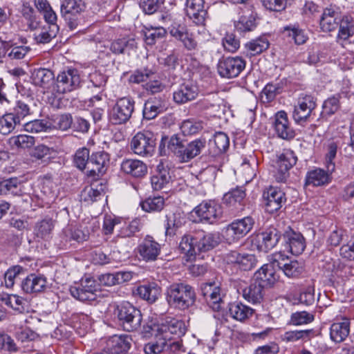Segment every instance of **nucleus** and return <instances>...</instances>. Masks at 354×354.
<instances>
[{"mask_svg": "<svg viewBox=\"0 0 354 354\" xmlns=\"http://www.w3.org/2000/svg\"><path fill=\"white\" fill-rule=\"evenodd\" d=\"M137 43L133 38L124 37L113 41L110 50L115 54H129L136 48Z\"/></svg>", "mask_w": 354, "mask_h": 354, "instance_id": "42", "label": "nucleus"}, {"mask_svg": "<svg viewBox=\"0 0 354 354\" xmlns=\"http://www.w3.org/2000/svg\"><path fill=\"white\" fill-rule=\"evenodd\" d=\"M196 295L192 286L185 283H174L167 290L168 304L180 310H185L194 304Z\"/></svg>", "mask_w": 354, "mask_h": 354, "instance_id": "2", "label": "nucleus"}, {"mask_svg": "<svg viewBox=\"0 0 354 354\" xmlns=\"http://www.w3.org/2000/svg\"><path fill=\"white\" fill-rule=\"evenodd\" d=\"M153 333H158L160 336L166 337L167 335L171 337V335H176L180 337L185 333L184 323L174 318H169L163 321L161 324H155L151 327Z\"/></svg>", "mask_w": 354, "mask_h": 354, "instance_id": "18", "label": "nucleus"}, {"mask_svg": "<svg viewBox=\"0 0 354 354\" xmlns=\"http://www.w3.org/2000/svg\"><path fill=\"white\" fill-rule=\"evenodd\" d=\"M254 223L255 221L251 216L236 219L226 227L223 236L227 243H235L246 236Z\"/></svg>", "mask_w": 354, "mask_h": 354, "instance_id": "5", "label": "nucleus"}, {"mask_svg": "<svg viewBox=\"0 0 354 354\" xmlns=\"http://www.w3.org/2000/svg\"><path fill=\"white\" fill-rule=\"evenodd\" d=\"M117 316L126 331L137 330L141 326V312L129 302H123L118 306Z\"/></svg>", "mask_w": 354, "mask_h": 354, "instance_id": "4", "label": "nucleus"}, {"mask_svg": "<svg viewBox=\"0 0 354 354\" xmlns=\"http://www.w3.org/2000/svg\"><path fill=\"white\" fill-rule=\"evenodd\" d=\"M221 206L215 201H204L198 205L190 213L194 223L212 224L222 216Z\"/></svg>", "mask_w": 354, "mask_h": 354, "instance_id": "3", "label": "nucleus"}, {"mask_svg": "<svg viewBox=\"0 0 354 354\" xmlns=\"http://www.w3.org/2000/svg\"><path fill=\"white\" fill-rule=\"evenodd\" d=\"M156 147V138L151 131L137 133L131 139V149L140 156H151Z\"/></svg>", "mask_w": 354, "mask_h": 354, "instance_id": "8", "label": "nucleus"}, {"mask_svg": "<svg viewBox=\"0 0 354 354\" xmlns=\"http://www.w3.org/2000/svg\"><path fill=\"white\" fill-rule=\"evenodd\" d=\"M274 129L277 136L282 139L290 140L295 137V131L284 111H278L275 114Z\"/></svg>", "mask_w": 354, "mask_h": 354, "instance_id": "27", "label": "nucleus"}, {"mask_svg": "<svg viewBox=\"0 0 354 354\" xmlns=\"http://www.w3.org/2000/svg\"><path fill=\"white\" fill-rule=\"evenodd\" d=\"M245 196V189L243 187H236L225 194L223 200L230 207L239 209L244 205Z\"/></svg>", "mask_w": 354, "mask_h": 354, "instance_id": "37", "label": "nucleus"}, {"mask_svg": "<svg viewBox=\"0 0 354 354\" xmlns=\"http://www.w3.org/2000/svg\"><path fill=\"white\" fill-rule=\"evenodd\" d=\"M30 50L29 46L7 42L6 55L10 59H23Z\"/></svg>", "mask_w": 354, "mask_h": 354, "instance_id": "53", "label": "nucleus"}, {"mask_svg": "<svg viewBox=\"0 0 354 354\" xmlns=\"http://www.w3.org/2000/svg\"><path fill=\"white\" fill-rule=\"evenodd\" d=\"M268 47L269 41L267 38L263 37L253 39L245 44V48L251 56L261 53Z\"/></svg>", "mask_w": 354, "mask_h": 354, "instance_id": "50", "label": "nucleus"}, {"mask_svg": "<svg viewBox=\"0 0 354 354\" xmlns=\"http://www.w3.org/2000/svg\"><path fill=\"white\" fill-rule=\"evenodd\" d=\"M317 106L316 99L311 95L301 93L294 105L292 117L297 124L307 122Z\"/></svg>", "mask_w": 354, "mask_h": 354, "instance_id": "7", "label": "nucleus"}, {"mask_svg": "<svg viewBox=\"0 0 354 354\" xmlns=\"http://www.w3.org/2000/svg\"><path fill=\"white\" fill-rule=\"evenodd\" d=\"M121 171L133 178H142L147 174V167L138 159H124L120 165Z\"/></svg>", "mask_w": 354, "mask_h": 354, "instance_id": "29", "label": "nucleus"}, {"mask_svg": "<svg viewBox=\"0 0 354 354\" xmlns=\"http://www.w3.org/2000/svg\"><path fill=\"white\" fill-rule=\"evenodd\" d=\"M104 196L102 186L94 187L93 185L84 188L82 192V198L87 203H93L101 199Z\"/></svg>", "mask_w": 354, "mask_h": 354, "instance_id": "56", "label": "nucleus"}, {"mask_svg": "<svg viewBox=\"0 0 354 354\" xmlns=\"http://www.w3.org/2000/svg\"><path fill=\"white\" fill-rule=\"evenodd\" d=\"M322 108L323 116L334 114L339 108V95H334L325 100Z\"/></svg>", "mask_w": 354, "mask_h": 354, "instance_id": "61", "label": "nucleus"}, {"mask_svg": "<svg viewBox=\"0 0 354 354\" xmlns=\"http://www.w3.org/2000/svg\"><path fill=\"white\" fill-rule=\"evenodd\" d=\"M163 110L164 107L160 100L156 98L149 99L145 103L142 111L143 117L147 120H152Z\"/></svg>", "mask_w": 354, "mask_h": 354, "instance_id": "45", "label": "nucleus"}, {"mask_svg": "<svg viewBox=\"0 0 354 354\" xmlns=\"http://www.w3.org/2000/svg\"><path fill=\"white\" fill-rule=\"evenodd\" d=\"M199 89L196 83L186 81L180 84L173 93V99L177 104H185L194 100L198 95Z\"/></svg>", "mask_w": 354, "mask_h": 354, "instance_id": "19", "label": "nucleus"}, {"mask_svg": "<svg viewBox=\"0 0 354 354\" xmlns=\"http://www.w3.org/2000/svg\"><path fill=\"white\" fill-rule=\"evenodd\" d=\"M281 270L288 277H297L303 272V267L300 263L295 260H289Z\"/></svg>", "mask_w": 354, "mask_h": 354, "instance_id": "60", "label": "nucleus"}, {"mask_svg": "<svg viewBox=\"0 0 354 354\" xmlns=\"http://www.w3.org/2000/svg\"><path fill=\"white\" fill-rule=\"evenodd\" d=\"M350 319L346 317H337L330 327V338L335 343L344 342L350 333Z\"/></svg>", "mask_w": 354, "mask_h": 354, "instance_id": "23", "label": "nucleus"}, {"mask_svg": "<svg viewBox=\"0 0 354 354\" xmlns=\"http://www.w3.org/2000/svg\"><path fill=\"white\" fill-rule=\"evenodd\" d=\"M59 27L57 24L47 25L37 33H35V39L39 43H48L58 32Z\"/></svg>", "mask_w": 354, "mask_h": 354, "instance_id": "51", "label": "nucleus"}, {"mask_svg": "<svg viewBox=\"0 0 354 354\" xmlns=\"http://www.w3.org/2000/svg\"><path fill=\"white\" fill-rule=\"evenodd\" d=\"M333 171H325L323 169L316 168L307 172L306 176V185L313 187L328 185L330 180V174Z\"/></svg>", "mask_w": 354, "mask_h": 354, "instance_id": "32", "label": "nucleus"}, {"mask_svg": "<svg viewBox=\"0 0 354 354\" xmlns=\"http://www.w3.org/2000/svg\"><path fill=\"white\" fill-rule=\"evenodd\" d=\"M171 176L169 169L162 162H160L157 167L156 173L151 178V183L153 189L161 190L169 183Z\"/></svg>", "mask_w": 354, "mask_h": 354, "instance_id": "33", "label": "nucleus"}, {"mask_svg": "<svg viewBox=\"0 0 354 354\" xmlns=\"http://www.w3.org/2000/svg\"><path fill=\"white\" fill-rule=\"evenodd\" d=\"M156 337L154 342L148 343L145 346L144 351L146 354H161L164 351L169 349H177L178 344L172 340V337L169 335L166 337L160 336L158 333H153Z\"/></svg>", "mask_w": 354, "mask_h": 354, "instance_id": "20", "label": "nucleus"}, {"mask_svg": "<svg viewBox=\"0 0 354 354\" xmlns=\"http://www.w3.org/2000/svg\"><path fill=\"white\" fill-rule=\"evenodd\" d=\"M109 163V155L105 151L93 153L87 165L86 174L93 178L102 176Z\"/></svg>", "mask_w": 354, "mask_h": 354, "instance_id": "16", "label": "nucleus"}, {"mask_svg": "<svg viewBox=\"0 0 354 354\" xmlns=\"http://www.w3.org/2000/svg\"><path fill=\"white\" fill-rule=\"evenodd\" d=\"M254 279L259 282L261 286L268 288L272 286L277 280L274 268L269 264H264L257 270L254 275Z\"/></svg>", "mask_w": 354, "mask_h": 354, "instance_id": "34", "label": "nucleus"}, {"mask_svg": "<svg viewBox=\"0 0 354 354\" xmlns=\"http://www.w3.org/2000/svg\"><path fill=\"white\" fill-rule=\"evenodd\" d=\"M354 35V24L351 17L344 16L339 23L337 39L346 41Z\"/></svg>", "mask_w": 354, "mask_h": 354, "instance_id": "47", "label": "nucleus"}, {"mask_svg": "<svg viewBox=\"0 0 354 354\" xmlns=\"http://www.w3.org/2000/svg\"><path fill=\"white\" fill-rule=\"evenodd\" d=\"M31 77L34 84L48 90L53 84L55 77L50 70L37 68L32 71Z\"/></svg>", "mask_w": 354, "mask_h": 354, "instance_id": "38", "label": "nucleus"}, {"mask_svg": "<svg viewBox=\"0 0 354 354\" xmlns=\"http://www.w3.org/2000/svg\"><path fill=\"white\" fill-rule=\"evenodd\" d=\"M165 28L158 26L146 28L144 32L145 41L147 45L152 46L157 41L162 39L166 35Z\"/></svg>", "mask_w": 354, "mask_h": 354, "instance_id": "48", "label": "nucleus"}, {"mask_svg": "<svg viewBox=\"0 0 354 354\" xmlns=\"http://www.w3.org/2000/svg\"><path fill=\"white\" fill-rule=\"evenodd\" d=\"M283 32L288 37H291L297 45L306 43L308 36L305 31L296 25H289L283 28Z\"/></svg>", "mask_w": 354, "mask_h": 354, "instance_id": "46", "label": "nucleus"}, {"mask_svg": "<svg viewBox=\"0 0 354 354\" xmlns=\"http://www.w3.org/2000/svg\"><path fill=\"white\" fill-rule=\"evenodd\" d=\"M46 286V278L34 274L28 275L21 283V288L26 293L40 292Z\"/></svg>", "mask_w": 354, "mask_h": 354, "instance_id": "36", "label": "nucleus"}, {"mask_svg": "<svg viewBox=\"0 0 354 354\" xmlns=\"http://www.w3.org/2000/svg\"><path fill=\"white\" fill-rule=\"evenodd\" d=\"M201 292L209 306L215 311L221 308L223 293L221 288L214 283H205L201 286Z\"/></svg>", "mask_w": 354, "mask_h": 354, "instance_id": "24", "label": "nucleus"}, {"mask_svg": "<svg viewBox=\"0 0 354 354\" xmlns=\"http://www.w3.org/2000/svg\"><path fill=\"white\" fill-rule=\"evenodd\" d=\"M89 160V150L87 148L82 147L77 150L74 156V163L79 169H84L86 172Z\"/></svg>", "mask_w": 354, "mask_h": 354, "instance_id": "58", "label": "nucleus"}, {"mask_svg": "<svg viewBox=\"0 0 354 354\" xmlns=\"http://www.w3.org/2000/svg\"><path fill=\"white\" fill-rule=\"evenodd\" d=\"M297 157L291 150H284L278 157L275 179L279 183L285 182L289 176V169L296 164Z\"/></svg>", "mask_w": 354, "mask_h": 354, "instance_id": "17", "label": "nucleus"}, {"mask_svg": "<svg viewBox=\"0 0 354 354\" xmlns=\"http://www.w3.org/2000/svg\"><path fill=\"white\" fill-rule=\"evenodd\" d=\"M204 3V0H187L186 1V13L196 24L204 25L207 15Z\"/></svg>", "mask_w": 354, "mask_h": 354, "instance_id": "25", "label": "nucleus"}, {"mask_svg": "<svg viewBox=\"0 0 354 354\" xmlns=\"http://www.w3.org/2000/svg\"><path fill=\"white\" fill-rule=\"evenodd\" d=\"M153 76V73L149 69L136 70L129 77V82L133 84L145 82Z\"/></svg>", "mask_w": 354, "mask_h": 354, "instance_id": "64", "label": "nucleus"}, {"mask_svg": "<svg viewBox=\"0 0 354 354\" xmlns=\"http://www.w3.org/2000/svg\"><path fill=\"white\" fill-rule=\"evenodd\" d=\"M21 14L24 21L28 28L30 30L37 29L39 25V17L37 15L36 12L28 3L23 4Z\"/></svg>", "mask_w": 354, "mask_h": 354, "instance_id": "44", "label": "nucleus"}, {"mask_svg": "<svg viewBox=\"0 0 354 354\" xmlns=\"http://www.w3.org/2000/svg\"><path fill=\"white\" fill-rule=\"evenodd\" d=\"M208 153L212 157H216L228 149L230 146V139L227 135L223 132H216L212 139L209 140Z\"/></svg>", "mask_w": 354, "mask_h": 354, "instance_id": "30", "label": "nucleus"}, {"mask_svg": "<svg viewBox=\"0 0 354 354\" xmlns=\"http://www.w3.org/2000/svg\"><path fill=\"white\" fill-rule=\"evenodd\" d=\"M281 234L275 227H270L257 234L256 242L259 250L267 252L272 250L279 242Z\"/></svg>", "mask_w": 354, "mask_h": 354, "instance_id": "21", "label": "nucleus"}, {"mask_svg": "<svg viewBox=\"0 0 354 354\" xmlns=\"http://www.w3.org/2000/svg\"><path fill=\"white\" fill-rule=\"evenodd\" d=\"M140 221L134 219L129 223H125L120 230L118 235L121 237H131L140 230Z\"/></svg>", "mask_w": 354, "mask_h": 354, "instance_id": "63", "label": "nucleus"}, {"mask_svg": "<svg viewBox=\"0 0 354 354\" xmlns=\"http://www.w3.org/2000/svg\"><path fill=\"white\" fill-rule=\"evenodd\" d=\"M285 248L294 255L301 254L305 248L304 236L298 232L292 230L287 231L284 234Z\"/></svg>", "mask_w": 354, "mask_h": 354, "instance_id": "28", "label": "nucleus"}, {"mask_svg": "<svg viewBox=\"0 0 354 354\" xmlns=\"http://www.w3.org/2000/svg\"><path fill=\"white\" fill-rule=\"evenodd\" d=\"M136 294L149 303H154L161 294V288L156 282L146 283L139 286Z\"/></svg>", "mask_w": 354, "mask_h": 354, "instance_id": "35", "label": "nucleus"}, {"mask_svg": "<svg viewBox=\"0 0 354 354\" xmlns=\"http://www.w3.org/2000/svg\"><path fill=\"white\" fill-rule=\"evenodd\" d=\"M180 128L184 136H193L199 133L203 125L201 121L188 119L181 123Z\"/></svg>", "mask_w": 354, "mask_h": 354, "instance_id": "55", "label": "nucleus"}, {"mask_svg": "<svg viewBox=\"0 0 354 354\" xmlns=\"http://www.w3.org/2000/svg\"><path fill=\"white\" fill-rule=\"evenodd\" d=\"M266 209L272 214L279 210L286 201L285 194L279 188L270 187L263 192Z\"/></svg>", "mask_w": 354, "mask_h": 354, "instance_id": "22", "label": "nucleus"}, {"mask_svg": "<svg viewBox=\"0 0 354 354\" xmlns=\"http://www.w3.org/2000/svg\"><path fill=\"white\" fill-rule=\"evenodd\" d=\"M229 312L234 319L244 322L253 315L254 310L241 302H235L230 304Z\"/></svg>", "mask_w": 354, "mask_h": 354, "instance_id": "39", "label": "nucleus"}, {"mask_svg": "<svg viewBox=\"0 0 354 354\" xmlns=\"http://www.w3.org/2000/svg\"><path fill=\"white\" fill-rule=\"evenodd\" d=\"M342 20L341 14L337 9L326 8L320 17V28L324 32H331L336 29Z\"/></svg>", "mask_w": 354, "mask_h": 354, "instance_id": "26", "label": "nucleus"}, {"mask_svg": "<svg viewBox=\"0 0 354 354\" xmlns=\"http://www.w3.org/2000/svg\"><path fill=\"white\" fill-rule=\"evenodd\" d=\"M131 338L127 335H114L110 337L105 348L94 354H126L131 348Z\"/></svg>", "mask_w": 354, "mask_h": 354, "instance_id": "15", "label": "nucleus"}, {"mask_svg": "<svg viewBox=\"0 0 354 354\" xmlns=\"http://www.w3.org/2000/svg\"><path fill=\"white\" fill-rule=\"evenodd\" d=\"M224 260L227 263L233 265L234 268L245 271L252 270L257 263L254 254L236 250L226 254Z\"/></svg>", "mask_w": 354, "mask_h": 354, "instance_id": "14", "label": "nucleus"}, {"mask_svg": "<svg viewBox=\"0 0 354 354\" xmlns=\"http://www.w3.org/2000/svg\"><path fill=\"white\" fill-rule=\"evenodd\" d=\"M245 67V60L240 57H228L220 59L217 70L222 77L234 78L239 75Z\"/></svg>", "mask_w": 354, "mask_h": 354, "instance_id": "11", "label": "nucleus"}, {"mask_svg": "<svg viewBox=\"0 0 354 354\" xmlns=\"http://www.w3.org/2000/svg\"><path fill=\"white\" fill-rule=\"evenodd\" d=\"M220 242L218 233L201 232L195 236L185 235L179 243V249L187 261H192L197 254L215 248Z\"/></svg>", "mask_w": 354, "mask_h": 354, "instance_id": "1", "label": "nucleus"}, {"mask_svg": "<svg viewBox=\"0 0 354 354\" xmlns=\"http://www.w3.org/2000/svg\"><path fill=\"white\" fill-rule=\"evenodd\" d=\"M54 229V221L52 218H46L35 223L34 234L38 239L48 241L52 237Z\"/></svg>", "mask_w": 354, "mask_h": 354, "instance_id": "40", "label": "nucleus"}, {"mask_svg": "<svg viewBox=\"0 0 354 354\" xmlns=\"http://www.w3.org/2000/svg\"><path fill=\"white\" fill-rule=\"evenodd\" d=\"M0 301L19 313L25 310L26 300L17 295L1 293L0 294Z\"/></svg>", "mask_w": 354, "mask_h": 354, "instance_id": "43", "label": "nucleus"}, {"mask_svg": "<svg viewBox=\"0 0 354 354\" xmlns=\"http://www.w3.org/2000/svg\"><path fill=\"white\" fill-rule=\"evenodd\" d=\"M135 109V101L131 97L118 98L112 107L109 118L113 124H123L131 118Z\"/></svg>", "mask_w": 354, "mask_h": 354, "instance_id": "6", "label": "nucleus"}, {"mask_svg": "<svg viewBox=\"0 0 354 354\" xmlns=\"http://www.w3.org/2000/svg\"><path fill=\"white\" fill-rule=\"evenodd\" d=\"M57 91L59 93L71 92L79 88L82 78L79 71L75 68H69L60 72L56 80Z\"/></svg>", "mask_w": 354, "mask_h": 354, "instance_id": "9", "label": "nucleus"}, {"mask_svg": "<svg viewBox=\"0 0 354 354\" xmlns=\"http://www.w3.org/2000/svg\"><path fill=\"white\" fill-rule=\"evenodd\" d=\"M97 292V285L95 281L89 277L82 279L80 284L70 288L71 295L81 301L95 300Z\"/></svg>", "mask_w": 354, "mask_h": 354, "instance_id": "13", "label": "nucleus"}, {"mask_svg": "<svg viewBox=\"0 0 354 354\" xmlns=\"http://www.w3.org/2000/svg\"><path fill=\"white\" fill-rule=\"evenodd\" d=\"M235 27L240 32L252 31L256 27L255 19L252 15H243L236 22Z\"/></svg>", "mask_w": 354, "mask_h": 354, "instance_id": "59", "label": "nucleus"}, {"mask_svg": "<svg viewBox=\"0 0 354 354\" xmlns=\"http://www.w3.org/2000/svg\"><path fill=\"white\" fill-rule=\"evenodd\" d=\"M139 259L145 262L157 260L161 252V245L150 235H147L136 248Z\"/></svg>", "mask_w": 354, "mask_h": 354, "instance_id": "12", "label": "nucleus"}, {"mask_svg": "<svg viewBox=\"0 0 354 354\" xmlns=\"http://www.w3.org/2000/svg\"><path fill=\"white\" fill-rule=\"evenodd\" d=\"M265 288L253 279V282L243 290V297L248 302L260 303L263 297Z\"/></svg>", "mask_w": 354, "mask_h": 354, "instance_id": "41", "label": "nucleus"}, {"mask_svg": "<svg viewBox=\"0 0 354 354\" xmlns=\"http://www.w3.org/2000/svg\"><path fill=\"white\" fill-rule=\"evenodd\" d=\"M314 320V315L306 311H298L292 313L290 317V323L295 326L307 324Z\"/></svg>", "mask_w": 354, "mask_h": 354, "instance_id": "62", "label": "nucleus"}, {"mask_svg": "<svg viewBox=\"0 0 354 354\" xmlns=\"http://www.w3.org/2000/svg\"><path fill=\"white\" fill-rule=\"evenodd\" d=\"M20 124L10 113H6L0 117V133L8 135L11 133Z\"/></svg>", "mask_w": 354, "mask_h": 354, "instance_id": "52", "label": "nucleus"}, {"mask_svg": "<svg viewBox=\"0 0 354 354\" xmlns=\"http://www.w3.org/2000/svg\"><path fill=\"white\" fill-rule=\"evenodd\" d=\"M140 205L147 212H160L165 206V199L162 196L149 197L142 201Z\"/></svg>", "mask_w": 354, "mask_h": 354, "instance_id": "49", "label": "nucleus"}, {"mask_svg": "<svg viewBox=\"0 0 354 354\" xmlns=\"http://www.w3.org/2000/svg\"><path fill=\"white\" fill-rule=\"evenodd\" d=\"M207 142L203 138H196L186 145H184L182 155L180 158L181 162H188L197 156L200 155L205 149Z\"/></svg>", "mask_w": 354, "mask_h": 354, "instance_id": "31", "label": "nucleus"}, {"mask_svg": "<svg viewBox=\"0 0 354 354\" xmlns=\"http://www.w3.org/2000/svg\"><path fill=\"white\" fill-rule=\"evenodd\" d=\"M86 9V4L82 0H64L61 4V13L67 21L69 28H77L78 16Z\"/></svg>", "mask_w": 354, "mask_h": 354, "instance_id": "10", "label": "nucleus"}, {"mask_svg": "<svg viewBox=\"0 0 354 354\" xmlns=\"http://www.w3.org/2000/svg\"><path fill=\"white\" fill-rule=\"evenodd\" d=\"M281 87L278 84H267L261 93V101L263 104H268L272 102L277 94L280 93Z\"/></svg>", "mask_w": 354, "mask_h": 354, "instance_id": "57", "label": "nucleus"}, {"mask_svg": "<svg viewBox=\"0 0 354 354\" xmlns=\"http://www.w3.org/2000/svg\"><path fill=\"white\" fill-rule=\"evenodd\" d=\"M8 143L12 148H30L35 144V138L24 134L18 135L10 137Z\"/></svg>", "mask_w": 354, "mask_h": 354, "instance_id": "54", "label": "nucleus"}]
</instances>
